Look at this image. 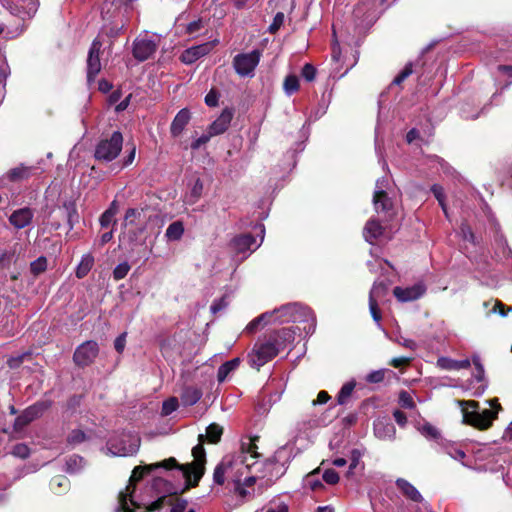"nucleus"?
Here are the masks:
<instances>
[{
	"mask_svg": "<svg viewBox=\"0 0 512 512\" xmlns=\"http://www.w3.org/2000/svg\"><path fill=\"white\" fill-rule=\"evenodd\" d=\"M83 458L79 456H72L67 460V471L75 472L82 466Z\"/></svg>",
	"mask_w": 512,
	"mask_h": 512,
	"instance_id": "49",
	"label": "nucleus"
},
{
	"mask_svg": "<svg viewBox=\"0 0 512 512\" xmlns=\"http://www.w3.org/2000/svg\"><path fill=\"white\" fill-rule=\"evenodd\" d=\"M99 352L98 344L95 341H86L74 352L73 359L78 366H88L97 357Z\"/></svg>",
	"mask_w": 512,
	"mask_h": 512,
	"instance_id": "10",
	"label": "nucleus"
},
{
	"mask_svg": "<svg viewBox=\"0 0 512 512\" xmlns=\"http://www.w3.org/2000/svg\"><path fill=\"white\" fill-rule=\"evenodd\" d=\"M387 294V286L382 282H375L370 290L369 299L379 300Z\"/></svg>",
	"mask_w": 512,
	"mask_h": 512,
	"instance_id": "33",
	"label": "nucleus"
},
{
	"mask_svg": "<svg viewBox=\"0 0 512 512\" xmlns=\"http://www.w3.org/2000/svg\"><path fill=\"white\" fill-rule=\"evenodd\" d=\"M30 423V421H28V419L26 418V416L22 413L21 415H19L16 419H15V422H14V430L17 431V432H20L24 429V427H26L28 424Z\"/></svg>",
	"mask_w": 512,
	"mask_h": 512,
	"instance_id": "58",
	"label": "nucleus"
},
{
	"mask_svg": "<svg viewBox=\"0 0 512 512\" xmlns=\"http://www.w3.org/2000/svg\"><path fill=\"white\" fill-rule=\"evenodd\" d=\"M264 231H265L264 227L261 226L260 227V232H261L260 243H256V239L250 234H242V235H238V236L234 237L229 243V247H230L231 251L235 255L241 256V260L247 258L249 253L253 252L255 249H257L261 245V243L263 241V237H264Z\"/></svg>",
	"mask_w": 512,
	"mask_h": 512,
	"instance_id": "8",
	"label": "nucleus"
},
{
	"mask_svg": "<svg viewBox=\"0 0 512 512\" xmlns=\"http://www.w3.org/2000/svg\"><path fill=\"white\" fill-rule=\"evenodd\" d=\"M34 168L23 164L10 169L7 172V178L12 182H19L29 179L33 175Z\"/></svg>",
	"mask_w": 512,
	"mask_h": 512,
	"instance_id": "23",
	"label": "nucleus"
},
{
	"mask_svg": "<svg viewBox=\"0 0 512 512\" xmlns=\"http://www.w3.org/2000/svg\"><path fill=\"white\" fill-rule=\"evenodd\" d=\"M305 488H309L312 491H316L323 487L317 473H311L304 479Z\"/></svg>",
	"mask_w": 512,
	"mask_h": 512,
	"instance_id": "34",
	"label": "nucleus"
},
{
	"mask_svg": "<svg viewBox=\"0 0 512 512\" xmlns=\"http://www.w3.org/2000/svg\"><path fill=\"white\" fill-rule=\"evenodd\" d=\"M158 44L150 38H136L133 43V56L138 61H145L150 58L156 51Z\"/></svg>",
	"mask_w": 512,
	"mask_h": 512,
	"instance_id": "12",
	"label": "nucleus"
},
{
	"mask_svg": "<svg viewBox=\"0 0 512 512\" xmlns=\"http://www.w3.org/2000/svg\"><path fill=\"white\" fill-rule=\"evenodd\" d=\"M395 341L399 345H401V346H403L405 348L411 349V350H415L417 348L416 342L411 340V339H407V338H404V337H398Z\"/></svg>",
	"mask_w": 512,
	"mask_h": 512,
	"instance_id": "61",
	"label": "nucleus"
},
{
	"mask_svg": "<svg viewBox=\"0 0 512 512\" xmlns=\"http://www.w3.org/2000/svg\"><path fill=\"white\" fill-rule=\"evenodd\" d=\"M413 70H412V65L411 64H407L404 69L395 77V79L393 80V83L394 84H401L408 76H410L412 74Z\"/></svg>",
	"mask_w": 512,
	"mask_h": 512,
	"instance_id": "53",
	"label": "nucleus"
},
{
	"mask_svg": "<svg viewBox=\"0 0 512 512\" xmlns=\"http://www.w3.org/2000/svg\"><path fill=\"white\" fill-rule=\"evenodd\" d=\"M382 233H383V227L381 226V224L378 221H376L374 219L369 220L366 223L364 230H363L364 238L369 243H373V241L375 239H377L379 236H381Z\"/></svg>",
	"mask_w": 512,
	"mask_h": 512,
	"instance_id": "25",
	"label": "nucleus"
},
{
	"mask_svg": "<svg viewBox=\"0 0 512 512\" xmlns=\"http://www.w3.org/2000/svg\"><path fill=\"white\" fill-rule=\"evenodd\" d=\"M85 439V433L81 430H73L68 436V442L71 444L82 443Z\"/></svg>",
	"mask_w": 512,
	"mask_h": 512,
	"instance_id": "50",
	"label": "nucleus"
},
{
	"mask_svg": "<svg viewBox=\"0 0 512 512\" xmlns=\"http://www.w3.org/2000/svg\"><path fill=\"white\" fill-rule=\"evenodd\" d=\"M374 434L382 440L393 439L396 430L392 423L379 419L374 422Z\"/></svg>",
	"mask_w": 512,
	"mask_h": 512,
	"instance_id": "20",
	"label": "nucleus"
},
{
	"mask_svg": "<svg viewBox=\"0 0 512 512\" xmlns=\"http://www.w3.org/2000/svg\"><path fill=\"white\" fill-rule=\"evenodd\" d=\"M190 120V113L187 109L180 110L174 117L171 124V134L173 137L179 136Z\"/></svg>",
	"mask_w": 512,
	"mask_h": 512,
	"instance_id": "21",
	"label": "nucleus"
},
{
	"mask_svg": "<svg viewBox=\"0 0 512 512\" xmlns=\"http://www.w3.org/2000/svg\"><path fill=\"white\" fill-rule=\"evenodd\" d=\"M323 480L328 483V484H331V485H334L336 483H338L339 481V475L338 473L333 470V469H328L326 470L324 473H323V476H322Z\"/></svg>",
	"mask_w": 512,
	"mask_h": 512,
	"instance_id": "52",
	"label": "nucleus"
},
{
	"mask_svg": "<svg viewBox=\"0 0 512 512\" xmlns=\"http://www.w3.org/2000/svg\"><path fill=\"white\" fill-rule=\"evenodd\" d=\"M33 216H34L33 210L28 207H24V208L15 210L10 215L9 222L16 229H22L31 224Z\"/></svg>",
	"mask_w": 512,
	"mask_h": 512,
	"instance_id": "15",
	"label": "nucleus"
},
{
	"mask_svg": "<svg viewBox=\"0 0 512 512\" xmlns=\"http://www.w3.org/2000/svg\"><path fill=\"white\" fill-rule=\"evenodd\" d=\"M354 388H355L354 382L345 383L338 393V396H337L338 403L341 405L345 404L348 401L349 397L351 396Z\"/></svg>",
	"mask_w": 512,
	"mask_h": 512,
	"instance_id": "32",
	"label": "nucleus"
},
{
	"mask_svg": "<svg viewBox=\"0 0 512 512\" xmlns=\"http://www.w3.org/2000/svg\"><path fill=\"white\" fill-rule=\"evenodd\" d=\"M178 408V399L171 397L163 402L162 415L167 416L173 413Z\"/></svg>",
	"mask_w": 512,
	"mask_h": 512,
	"instance_id": "40",
	"label": "nucleus"
},
{
	"mask_svg": "<svg viewBox=\"0 0 512 512\" xmlns=\"http://www.w3.org/2000/svg\"><path fill=\"white\" fill-rule=\"evenodd\" d=\"M359 459H360V453L358 451L354 450L352 452V458H351V462H350L349 469L347 472L348 476L352 475L353 470L358 466Z\"/></svg>",
	"mask_w": 512,
	"mask_h": 512,
	"instance_id": "62",
	"label": "nucleus"
},
{
	"mask_svg": "<svg viewBox=\"0 0 512 512\" xmlns=\"http://www.w3.org/2000/svg\"><path fill=\"white\" fill-rule=\"evenodd\" d=\"M240 360L239 358H234L230 361L225 362L218 368L217 372V380L221 383L226 380L228 375L236 370V368L239 366Z\"/></svg>",
	"mask_w": 512,
	"mask_h": 512,
	"instance_id": "26",
	"label": "nucleus"
},
{
	"mask_svg": "<svg viewBox=\"0 0 512 512\" xmlns=\"http://www.w3.org/2000/svg\"><path fill=\"white\" fill-rule=\"evenodd\" d=\"M210 49L211 46L209 43L193 46L191 48L186 49L181 54L180 59L185 64H192L199 58L207 55L210 52Z\"/></svg>",
	"mask_w": 512,
	"mask_h": 512,
	"instance_id": "17",
	"label": "nucleus"
},
{
	"mask_svg": "<svg viewBox=\"0 0 512 512\" xmlns=\"http://www.w3.org/2000/svg\"><path fill=\"white\" fill-rule=\"evenodd\" d=\"M383 379H384V371L383 370L372 371L366 377V380L370 383H379V382L383 381Z\"/></svg>",
	"mask_w": 512,
	"mask_h": 512,
	"instance_id": "59",
	"label": "nucleus"
},
{
	"mask_svg": "<svg viewBox=\"0 0 512 512\" xmlns=\"http://www.w3.org/2000/svg\"><path fill=\"white\" fill-rule=\"evenodd\" d=\"M102 42L95 39L89 49L87 58V80L88 82L94 81L95 77L101 71L100 51Z\"/></svg>",
	"mask_w": 512,
	"mask_h": 512,
	"instance_id": "11",
	"label": "nucleus"
},
{
	"mask_svg": "<svg viewBox=\"0 0 512 512\" xmlns=\"http://www.w3.org/2000/svg\"><path fill=\"white\" fill-rule=\"evenodd\" d=\"M45 409H46V406L43 403H37V404H34V405L28 407L23 412V414L26 416L28 421H30V423H31L33 420L37 419L40 415H42V413L44 412Z\"/></svg>",
	"mask_w": 512,
	"mask_h": 512,
	"instance_id": "31",
	"label": "nucleus"
},
{
	"mask_svg": "<svg viewBox=\"0 0 512 512\" xmlns=\"http://www.w3.org/2000/svg\"><path fill=\"white\" fill-rule=\"evenodd\" d=\"M511 311L512 307L506 308L505 305L500 301H495L492 309L490 310L491 313H499L503 317L507 316V314Z\"/></svg>",
	"mask_w": 512,
	"mask_h": 512,
	"instance_id": "54",
	"label": "nucleus"
},
{
	"mask_svg": "<svg viewBox=\"0 0 512 512\" xmlns=\"http://www.w3.org/2000/svg\"><path fill=\"white\" fill-rule=\"evenodd\" d=\"M114 221L113 211L106 210L100 217V225L103 228L109 227V225Z\"/></svg>",
	"mask_w": 512,
	"mask_h": 512,
	"instance_id": "55",
	"label": "nucleus"
},
{
	"mask_svg": "<svg viewBox=\"0 0 512 512\" xmlns=\"http://www.w3.org/2000/svg\"><path fill=\"white\" fill-rule=\"evenodd\" d=\"M184 234V225L181 221H174L171 223L165 232V237L168 241H178Z\"/></svg>",
	"mask_w": 512,
	"mask_h": 512,
	"instance_id": "27",
	"label": "nucleus"
},
{
	"mask_svg": "<svg viewBox=\"0 0 512 512\" xmlns=\"http://www.w3.org/2000/svg\"><path fill=\"white\" fill-rule=\"evenodd\" d=\"M7 65L0 61V104L4 98L5 82L7 78Z\"/></svg>",
	"mask_w": 512,
	"mask_h": 512,
	"instance_id": "43",
	"label": "nucleus"
},
{
	"mask_svg": "<svg viewBox=\"0 0 512 512\" xmlns=\"http://www.w3.org/2000/svg\"><path fill=\"white\" fill-rule=\"evenodd\" d=\"M299 89V80L295 75H289L284 81V90L288 95H292Z\"/></svg>",
	"mask_w": 512,
	"mask_h": 512,
	"instance_id": "36",
	"label": "nucleus"
},
{
	"mask_svg": "<svg viewBox=\"0 0 512 512\" xmlns=\"http://www.w3.org/2000/svg\"><path fill=\"white\" fill-rule=\"evenodd\" d=\"M203 191V183L200 179H197L191 189L190 203H195L201 196Z\"/></svg>",
	"mask_w": 512,
	"mask_h": 512,
	"instance_id": "44",
	"label": "nucleus"
},
{
	"mask_svg": "<svg viewBox=\"0 0 512 512\" xmlns=\"http://www.w3.org/2000/svg\"><path fill=\"white\" fill-rule=\"evenodd\" d=\"M466 404L471 407L472 410L469 411L468 409H464V421L478 429L489 428L501 409L498 399L496 398L488 401L491 409H483L481 412L476 410L478 404L475 401H469Z\"/></svg>",
	"mask_w": 512,
	"mask_h": 512,
	"instance_id": "4",
	"label": "nucleus"
},
{
	"mask_svg": "<svg viewBox=\"0 0 512 512\" xmlns=\"http://www.w3.org/2000/svg\"><path fill=\"white\" fill-rule=\"evenodd\" d=\"M396 485L405 497L414 502H421L423 500L420 492L407 480L399 478L396 480Z\"/></svg>",
	"mask_w": 512,
	"mask_h": 512,
	"instance_id": "22",
	"label": "nucleus"
},
{
	"mask_svg": "<svg viewBox=\"0 0 512 512\" xmlns=\"http://www.w3.org/2000/svg\"><path fill=\"white\" fill-rule=\"evenodd\" d=\"M234 111L231 108H225L216 120L209 126L210 136H216L224 133L230 126Z\"/></svg>",
	"mask_w": 512,
	"mask_h": 512,
	"instance_id": "14",
	"label": "nucleus"
},
{
	"mask_svg": "<svg viewBox=\"0 0 512 512\" xmlns=\"http://www.w3.org/2000/svg\"><path fill=\"white\" fill-rule=\"evenodd\" d=\"M257 446L251 442L247 444V450H245V455L248 457V462L251 466L248 469L243 470L244 475L242 476V484L246 487H251L256 482V477L249 475L250 469L256 464L255 459L259 456L257 452Z\"/></svg>",
	"mask_w": 512,
	"mask_h": 512,
	"instance_id": "16",
	"label": "nucleus"
},
{
	"mask_svg": "<svg viewBox=\"0 0 512 512\" xmlns=\"http://www.w3.org/2000/svg\"><path fill=\"white\" fill-rule=\"evenodd\" d=\"M144 475V468L135 467L129 480V485L125 491H121L118 496V503L115 512H134V509L141 508V504L136 502L133 498L135 490L133 484L142 479Z\"/></svg>",
	"mask_w": 512,
	"mask_h": 512,
	"instance_id": "6",
	"label": "nucleus"
},
{
	"mask_svg": "<svg viewBox=\"0 0 512 512\" xmlns=\"http://www.w3.org/2000/svg\"><path fill=\"white\" fill-rule=\"evenodd\" d=\"M279 353L277 340L270 337L264 342H257L249 354V363L252 367L259 369L272 360Z\"/></svg>",
	"mask_w": 512,
	"mask_h": 512,
	"instance_id": "5",
	"label": "nucleus"
},
{
	"mask_svg": "<svg viewBox=\"0 0 512 512\" xmlns=\"http://www.w3.org/2000/svg\"><path fill=\"white\" fill-rule=\"evenodd\" d=\"M123 137L118 131L112 133L109 138H102L95 148L94 156L97 160L110 162L114 160L122 150Z\"/></svg>",
	"mask_w": 512,
	"mask_h": 512,
	"instance_id": "7",
	"label": "nucleus"
},
{
	"mask_svg": "<svg viewBox=\"0 0 512 512\" xmlns=\"http://www.w3.org/2000/svg\"><path fill=\"white\" fill-rule=\"evenodd\" d=\"M21 7L26 9L24 12V16L32 17L38 10V2L37 0H22Z\"/></svg>",
	"mask_w": 512,
	"mask_h": 512,
	"instance_id": "41",
	"label": "nucleus"
},
{
	"mask_svg": "<svg viewBox=\"0 0 512 512\" xmlns=\"http://www.w3.org/2000/svg\"><path fill=\"white\" fill-rule=\"evenodd\" d=\"M385 180H378L376 182V189L373 196V203L375 210L377 212L379 211H386L391 207L390 199L388 198L386 192L383 190V182Z\"/></svg>",
	"mask_w": 512,
	"mask_h": 512,
	"instance_id": "18",
	"label": "nucleus"
},
{
	"mask_svg": "<svg viewBox=\"0 0 512 512\" xmlns=\"http://www.w3.org/2000/svg\"><path fill=\"white\" fill-rule=\"evenodd\" d=\"M425 291V286L421 283H418L406 288L397 286L394 288L393 294L400 302H409L419 299L425 293Z\"/></svg>",
	"mask_w": 512,
	"mask_h": 512,
	"instance_id": "13",
	"label": "nucleus"
},
{
	"mask_svg": "<svg viewBox=\"0 0 512 512\" xmlns=\"http://www.w3.org/2000/svg\"><path fill=\"white\" fill-rule=\"evenodd\" d=\"M285 16L282 12H278L273 19L272 24L269 26V31L275 33L284 23Z\"/></svg>",
	"mask_w": 512,
	"mask_h": 512,
	"instance_id": "51",
	"label": "nucleus"
},
{
	"mask_svg": "<svg viewBox=\"0 0 512 512\" xmlns=\"http://www.w3.org/2000/svg\"><path fill=\"white\" fill-rule=\"evenodd\" d=\"M273 318L272 317V313H264L258 317H256L255 319H253L247 326H246V331L249 332V333H254L258 327L262 324H266L268 322H270V319Z\"/></svg>",
	"mask_w": 512,
	"mask_h": 512,
	"instance_id": "29",
	"label": "nucleus"
},
{
	"mask_svg": "<svg viewBox=\"0 0 512 512\" xmlns=\"http://www.w3.org/2000/svg\"><path fill=\"white\" fill-rule=\"evenodd\" d=\"M419 431L421 432L422 435H424L425 437L430 438V439H437L440 435L437 428L429 423L423 424L419 428Z\"/></svg>",
	"mask_w": 512,
	"mask_h": 512,
	"instance_id": "39",
	"label": "nucleus"
},
{
	"mask_svg": "<svg viewBox=\"0 0 512 512\" xmlns=\"http://www.w3.org/2000/svg\"><path fill=\"white\" fill-rule=\"evenodd\" d=\"M260 52L253 50L250 53L238 54L233 59V66L236 72L242 76H252L260 61Z\"/></svg>",
	"mask_w": 512,
	"mask_h": 512,
	"instance_id": "9",
	"label": "nucleus"
},
{
	"mask_svg": "<svg viewBox=\"0 0 512 512\" xmlns=\"http://www.w3.org/2000/svg\"><path fill=\"white\" fill-rule=\"evenodd\" d=\"M126 336H127V334L124 332V333L120 334L115 339L114 347H115L116 351L119 352V353L123 352V350L125 348Z\"/></svg>",
	"mask_w": 512,
	"mask_h": 512,
	"instance_id": "60",
	"label": "nucleus"
},
{
	"mask_svg": "<svg viewBox=\"0 0 512 512\" xmlns=\"http://www.w3.org/2000/svg\"><path fill=\"white\" fill-rule=\"evenodd\" d=\"M369 310L371 313V316L373 320L377 323L379 327H381L380 321H381V313L378 308V301L369 299Z\"/></svg>",
	"mask_w": 512,
	"mask_h": 512,
	"instance_id": "46",
	"label": "nucleus"
},
{
	"mask_svg": "<svg viewBox=\"0 0 512 512\" xmlns=\"http://www.w3.org/2000/svg\"><path fill=\"white\" fill-rule=\"evenodd\" d=\"M272 317L274 318V321H278L280 323L308 322V327H304V329L307 330V333H313L315 331L316 317L313 311L299 303L287 304L279 309H275L272 312Z\"/></svg>",
	"mask_w": 512,
	"mask_h": 512,
	"instance_id": "3",
	"label": "nucleus"
},
{
	"mask_svg": "<svg viewBox=\"0 0 512 512\" xmlns=\"http://www.w3.org/2000/svg\"><path fill=\"white\" fill-rule=\"evenodd\" d=\"M202 395L203 393L200 388L196 386H187L181 393V401L185 406H192L201 399Z\"/></svg>",
	"mask_w": 512,
	"mask_h": 512,
	"instance_id": "24",
	"label": "nucleus"
},
{
	"mask_svg": "<svg viewBox=\"0 0 512 512\" xmlns=\"http://www.w3.org/2000/svg\"><path fill=\"white\" fill-rule=\"evenodd\" d=\"M93 264H94L93 256L91 254H85L81 258V261L76 268L77 278L81 279V278L85 277L89 273V271L92 269Z\"/></svg>",
	"mask_w": 512,
	"mask_h": 512,
	"instance_id": "28",
	"label": "nucleus"
},
{
	"mask_svg": "<svg viewBox=\"0 0 512 512\" xmlns=\"http://www.w3.org/2000/svg\"><path fill=\"white\" fill-rule=\"evenodd\" d=\"M266 512H288V508L284 503H279L275 505H270Z\"/></svg>",
	"mask_w": 512,
	"mask_h": 512,
	"instance_id": "64",
	"label": "nucleus"
},
{
	"mask_svg": "<svg viewBox=\"0 0 512 512\" xmlns=\"http://www.w3.org/2000/svg\"><path fill=\"white\" fill-rule=\"evenodd\" d=\"M431 191L434 194L435 198L438 200L440 206L442 207L443 212L447 216V208L444 202V190L440 185H433L431 187Z\"/></svg>",
	"mask_w": 512,
	"mask_h": 512,
	"instance_id": "42",
	"label": "nucleus"
},
{
	"mask_svg": "<svg viewBox=\"0 0 512 512\" xmlns=\"http://www.w3.org/2000/svg\"><path fill=\"white\" fill-rule=\"evenodd\" d=\"M250 466L251 464L245 455V446L243 444L239 455H227L215 467L213 482L217 485H223L227 479H230L232 482H239L244 475L243 470L248 469Z\"/></svg>",
	"mask_w": 512,
	"mask_h": 512,
	"instance_id": "2",
	"label": "nucleus"
},
{
	"mask_svg": "<svg viewBox=\"0 0 512 512\" xmlns=\"http://www.w3.org/2000/svg\"><path fill=\"white\" fill-rule=\"evenodd\" d=\"M142 210L136 208H129L125 213L124 227L133 226L136 224V220L140 218Z\"/></svg>",
	"mask_w": 512,
	"mask_h": 512,
	"instance_id": "35",
	"label": "nucleus"
},
{
	"mask_svg": "<svg viewBox=\"0 0 512 512\" xmlns=\"http://www.w3.org/2000/svg\"><path fill=\"white\" fill-rule=\"evenodd\" d=\"M12 455L19 457L21 459H25L30 454V449L26 444L20 443L13 447Z\"/></svg>",
	"mask_w": 512,
	"mask_h": 512,
	"instance_id": "45",
	"label": "nucleus"
},
{
	"mask_svg": "<svg viewBox=\"0 0 512 512\" xmlns=\"http://www.w3.org/2000/svg\"><path fill=\"white\" fill-rule=\"evenodd\" d=\"M130 271V265L127 262L119 263L113 270V278L121 280L125 278Z\"/></svg>",
	"mask_w": 512,
	"mask_h": 512,
	"instance_id": "38",
	"label": "nucleus"
},
{
	"mask_svg": "<svg viewBox=\"0 0 512 512\" xmlns=\"http://www.w3.org/2000/svg\"><path fill=\"white\" fill-rule=\"evenodd\" d=\"M228 305V302L226 300V297H221L218 300H215L213 304L210 307V310L213 314L218 313L219 311L223 310Z\"/></svg>",
	"mask_w": 512,
	"mask_h": 512,
	"instance_id": "56",
	"label": "nucleus"
},
{
	"mask_svg": "<svg viewBox=\"0 0 512 512\" xmlns=\"http://www.w3.org/2000/svg\"><path fill=\"white\" fill-rule=\"evenodd\" d=\"M222 434V427L215 423L210 424L206 429V438L210 443H217L220 441ZM204 438L205 436L200 434L198 437L199 443L192 449V455L194 457L192 463L179 464L175 458L171 457L150 466L149 469L158 467H162L167 470L178 469L188 486H197L205 471L206 453L203 447Z\"/></svg>",
	"mask_w": 512,
	"mask_h": 512,
	"instance_id": "1",
	"label": "nucleus"
},
{
	"mask_svg": "<svg viewBox=\"0 0 512 512\" xmlns=\"http://www.w3.org/2000/svg\"><path fill=\"white\" fill-rule=\"evenodd\" d=\"M205 103L210 106L214 107L218 103V94L216 91L211 90L206 96H205Z\"/></svg>",
	"mask_w": 512,
	"mask_h": 512,
	"instance_id": "63",
	"label": "nucleus"
},
{
	"mask_svg": "<svg viewBox=\"0 0 512 512\" xmlns=\"http://www.w3.org/2000/svg\"><path fill=\"white\" fill-rule=\"evenodd\" d=\"M301 75L306 81H313L316 76V69L313 65L307 63L303 66Z\"/></svg>",
	"mask_w": 512,
	"mask_h": 512,
	"instance_id": "48",
	"label": "nucleus"
},
{
	"mask_svg": "<svg viewBox=\"0 0 512 512\" xmlns=\"http://www.w3.org/2000/svg\"><path fill=\"white\" fill-rule=\"evenodd\" d=\"M165 499L166 497L162 496L158 498L156 501L152 502L151 504L145 506L144 512H154L161 509L164 506Z\"/></svg>",
	"mask_w": 512,
	"mask_h": 512,
	"instance_id": "57",
	"label": "nucleus"
},
{
	"mask_svg": "<svg viewBox=\"0 0 512 512\" xmlns=\"http://www.w3.org/2000/svg\"><path fill=\"white\" fill-rule=\"evenodd\" d=\"M436 365L442 370H461L469 368L471 362L469 359L454 360L449 357H439Z\"/></svg>",
	"mask_w": 512,
	"mask_h": 512,
	"instance_id": "19",
	"label": "nucleus"
},
{
	"mask_svg": "<svg viewBox=\"0 0 512 512\" xmlns=\"http://www.w3.org/2000/svg\"><path fill=\"white\" fill-rule=\"evenodd\" d=\"M47 268V259L43 256L37 258L30 264L31 273L35 276L43 273Z\"/></svg>",
	"mask_w": 512,
	"mask_h": 512,
	"instance_id": "37",
	"label": "nucleus"
},
{
	"mask_svg": "<svg viewBox=\"0 0 512 512\" xmlns=\"http://www.w3.org/2000/svg\"><path fill=\"white\" fill-rule=\"evenodd\" d=\"M399 404L403 408L412 409L414 407V401L411 395L407 391H401L399 394Z\"/></svg>",
	"mask_w": 512,
	"mask_h": 512,
	"instance_id": "47",
	"label": "nucleus"
},
{
	"mask_svg": "<svg viewBox=\"0 0 512 512\" xmlns=\"http://www.w3.org/2000/svg\"><path fill=\"white\" fill-rule=\"evenodd\" d=\"M140 440L137 437H131V443L129 447L119 448L113 451V454L119 456L133 455L138 451Z\"/></svg>",
	"mask_w": 512,
	"mask_h": 512,
	"instance_id": "30",
	"label": "nucleus"
}]
</instances>
